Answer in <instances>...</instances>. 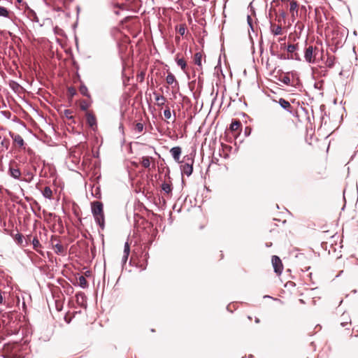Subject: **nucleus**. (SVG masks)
<instances>
[{
    "instance_id": "2f4dec72",
    "label": "nucleus",
    "mask_w": 358,
    "mask_h": 358,
    "mask_svg": "<svg viewBox=\"0 0 358 358\" xmlns=\"http://www.w3.org/2000/svg\"><path fill=\"white\" fill-rule=\"evenodd\" d=\"M143 127H144V126H143V124L142 123L138 122L136 124L135 129L138 133H141L143 130Z\"/></svg>"
},
{
    "instance_id": "9b49d317",
    "label": "nucleus",
    "mask_w": 358,
    "mask_h": 358,
    "mask_svg": "<svg viewBox=\"0 0 358 358\" xmlns=\"http://www.w3.org/2000/svg\"><path fill=\"white\" fill-rule=\"evenodd\" d=\"M271 31L275 36L281 35L282 34V27L281 25H278L275 24H271Z\"/></svg>"
},
{
    "instance_id": "4468645a",
    "label": "nucleus",
    "mask_w": 358,
    "mask_h": 358,
    "mask_svg": "<svg viewBox=\"0 0 358 358\" xmlns=\"http://www.w3.org/2000/svg\"><path fill=\"white\" fill-rule=\"evenodd\" d=\"M0 146L6 150H8L10 146V140L6 137L0 136Z\"/></svg>"
},
{
    "instance_id": "f8f14e48",
    "label": "nucleus",
    "mask_w": 358,
    "mask_h": 358,
    "mask_svg": "<svg viewBox=\"0 0 358 358\" xmlns=\"http://www.w3.org/2000/svg\"><path fill=\"white\" fill-rule=\"evenodd\" d=\"M287 1H289V11H290V13H292V15L294 16V13H296V14L297 15L298 14V10H297L298 3H297L296 1H295V0H287Z\"/></svg>"
},
{
    "instance_id": "393cba45",
    "label": "nucleus",
    "mask_w": 358,
    "mask_h": 358,
    "mask_svg": "<svg viewBox=\"0 0 358 358\" xmlns=\"http://www.w3.org/2000/svg\"><path fill=\"white\" fill-rule=\"evenodd\" d=\"M335 64V57L334 56L329 57L326 62V65L329 68L334 67Z\"/></svg>"
},
{
    "instance_id": "f03ea898",
    "label": "nucleus",
    "mask_w": 358,
    "mask_h": 358,
    "mask_svg": "<svg viewBox=\"0 0 358 358\" xmlns=\"http://www.w3.org/2000/svg\"><path fill=\"white\" fill-rule=\"evenodd\" d=\"M271 262L274 272L278 275L281 274L283 268L281 259L278 256L273 255Z\"/></svg>"
},
{
    "instance_id": "7ed1b4c3",
    "label": "nucleus",
    "mask_w": 358,
    "mask_h": 358,
    "mask_svg": "<svg viewBox=\"0 0 358 358\" xmlns=\"http://www.w3.org/2000/svg\"><path fill=\"white\" fill-rule=\"evenodd\" d=\"M304 58L308 63H314L315 57L313 56V47L310 45L307 47L304 52Z\"/></svg>"
},
{
    "instance_id": "6ab92c4d",
    "label": "nucleus",
    "mask_w": 358,
    "mask_h": 358,
    "mask_svg": "<svg viewBox=\"0 0 358 358\" xmlns=\"http://www.w3.org/2000/svg\"><path fill=\"white\" fill-rule=\"evenodd\" d=\"M241 127V123L238 120H234L230 124V130L232 131L238 130Z\"/></svg>"
},
{
    "instance_id": "e433bc0d",
    "label": "nucleus",
    "mask_w": 358,
    "mask_h": 358,
    "mask_svg": "<svg viewBox=\"0 0 358 358\" xmlns=\"http://www.w3.org/2000/svg\"><path fill=\"white\" fill-rule=\"evenodd\" d=\"M282 81L283 83H285L286 85L290 84V78L288 76H284L282 79Z\"/></svg>"
},
{
    "instance_id": "a19ab883",
    "label": "nucleus",
    "mask_w": 358,
    "mask_h": 358,
    "mask_svg": "<svg viewBox=\"0 0 358 358\" xmlns=\"http://www.w3.org/2000/svg\"><path fill=\"white\" fill-rule=\"evenodd\" d=\"M179 31V33H180V35H182H182H184V34H185V27H180V28L179 29V31Z\"/></svg>"
},
{
    "instance_id": "f257e3e1",
    "label": "nucleus",
    "mask_w": 358,
    "mask_h": 358,
    "mask_svg": "<svg viewBox=\"0 0 358 358\" xmlns=\"http://www.w3.org/2000/svg\"><path fill=\"white\" fill-rule=\"evenodd\" d=\"M92 213L96 222L103 229L104 228L103 206L100 201H95L91 203Z\"/></svg>"
},
{
    "instance_id": "49530a36",
    "label": "nucleus",
    "mask_w": 358,
    "mask_h": 358,
    "mask_svg": "<svg viewBox=\"0 0 358 358\" xmlns=\"http://www.w3.org/2000/svg\"><path fill=\"white\" fill-rule=\"evenodd\" d=\"M280 59H286V57H282V56H280Z\"/></svg>"
},
{
    "instance_id": "a18cd8bd",
    "label": "nucleus",
    "mask_w": 358,
    "mask_h": 358,
    "mask_svg": "<svg viewBox=\"0 0 358 358\" xmlns=\"http://www.w3.org/2000/svg\"><path fill=\"white\" fill-rule=\"evenodd\" d=\"M19 3L22 2V0H16Z\"/></svg>"
},
{
    "instance_id": "9d476101",
    "label": "nucleus",
    "mask_w": 358,
    "mask_h": 358,
    "mask_svg": "<svg viewBox=\"0 0 358 358\" xmlns=\"http://www.w3.org/2000/svg\"><path fill=\"white\" fill-rule=\"evenodd\" d=\"M8 173L10 176L15 179H20L21 176V171L19 169H15L12 166L9 167Z\"/></svg>"
},
{
    "instance_id": "b1692460",
    "label": "nucleus",
    "mask_w": 358,
    "mask_h": 358,
    "mask_svg": "<svg viewBox=\"0 0 358 358\" xmlns=\"http://www.w3.org/2000/svg\"><path fill=\"white\" fill-rule=\"evenodd\" d=\"M141 164L145 168H149L150 166V157H143L141 160Z\"/></svg>"
},
{
    "instance_id": "c85d7f7f",
    "label": "nucleus",
    "mask_w": 358,
    "mask_h": 358,
    "mask_svg": "<svg viewBox=\"0 0 358 358\" xmlns=\"http://www.w3.org/2000/svg\"><path fill=\"white\" fill-rule=\"evenodd\" d=\"M343 321L341 323L342 327H345L349 322H350V320L349 319L348 315L345 314L342 315Z\"/></svg>"
},
{
    "instance_id": "20e7f679",
    "label": "nucleus",
    "mask_w": 358,
    "mask_h": 358,
    "mask_svg": "<svg viewBox=\"0 0 358 358\" xmlns=\"http://www.w3.org/2000/svg\"><path fill=\"white\" fill-rule=\"evenodd\" d=\"M11 236H13L15 243L20 246L24 247L29 244V242L27 240L25 241V244H24V236L20 233H17L16 234H11Z\"/></svg>"
},
{
    "instance_id": "bb28decb",
    "label": "nucleus",
    "mask_w": 358,
    "mask_h": 358,
    "mask_svg": "<svg viewBox=\"0 0 358 358\" xmlns=\"http://www.w3.org/2000/svg\"><path fill=\"white\" fill-rule=\"evenodd\" d=\"M32 245H33V248L37 252L38 251V248H40L41 246L37 237H34L33 238Z\"/></svg>"
},
{
    "instance_id": "6e6552de",
    "label": "nucleus",
    "mask_w": 358,
    "mask_h": 358,
    "mask_svg": "<svg viewBox=\"0 0 358 358\" xmlns=\"http://www.w3.org/2000/svg\"><path fill=\"white\" fill-rule=\"evenodd\" d=\"M278 103H279L280 106L283 109L286 110L287 112H289L290 113H292V107L288 101L285 100V99L281 98L279 99Z\"/></svg>"
},
{
    "instance_id": "5701e85b",
    "label": "nucleus",
    "mask_w": 358,
    "mask_h": 358,
    "mask_svg": "<svg viewBox=\"0 0 358 358\" xmlns=\"http://www.w3.org/2000/svg\"><path fill=\"white\" fill-rule=\"evenodd\" d=\"M201 58H202L201 53L196 52L194 55V61L195 64H196L198 66H201Z\"/></svg>"
},
{
    "instance_id": "72a5a7b5",
    "label": "nucleus",
    "mask_w": 358,
    "mask_h": 358,
    "mask_svg": "<svg viewBox=\"0 0 358 358\" xmlns=\"http://www.w3.org/2000/svg\"><path fill=\"white\" fill-rule=\"evenodd\" d=\"M164 115L165 118H166V119H170L171 118V112L169 108H167V109L164 110Z\"/></svg>"
},
{
    "instance_id": "a878e982",
    "label": "nucleus",
    "mask_w": 358,
    "mask_h": 358,
    "mask_svg": "<svg viewBox=\"0 0 358 358\" xmlns=\"http://www.w3.org/2000/svg\"><path fill=\"white\" fill-rule=\"evenodd\" d=\"M0 16L3 17H9V10L3 6H0Z\"/></svg>"
},
{
    "instance_id": "473e14b6",
    "label": "nucleus",
    "mask_w": 358,
    "mask_h": 358,
    "mask_svg": "<svg viewBox=\"0 0 358 358\" xmlns=\"http://www.w3.org/2000/svg\"><path fill=\"white\" fill-rule=\"evenodd\" d=\"M287 58L288 59L290 58V59H295V60H301L300 55L297 52H294V53L292 54V55L290 57H288Z\"/></svg>"
},
{
    "instance_id": "0eeeda50",
    "label": "nucleus",
    "mask_w": 358,
    "mask_h": 358,
    "mask_svg": "<svg viewBox=\"0 0 358 358\" xmlns=\"http://www.w3.org/2000/svg\"><path fill=\"white\" fill-rule=\"evenodd\" d=\"M170 152L176 162H179L181 155V148L178 146L173 147L171 149Z\"/></svg>"
},
{
    "instance_id": "dca6fc26",
    "label": "nucleus",
    "mask_w": 358,
    "mask_h": 358,
    "mask_svg": "<svg viewBox=\"0 0 358 358\" xmlns=\"http://www.w3.org/2000/svg\"><path fill=\"white\" fill-rule=\"evenodd\" d=\"M42 194L45 198L51 199L52 196V191L51 190L50 187L46 186L43 190Z\"/></svg>"
},
{
    "instance_id": "79ce46f5",
    "label": "nucleus",
    "mask_w": 358,
    "mask_h": 358,
    "mask_svg": "<svg viewBox=\"0 0 358 358\" xmlns=\"http://www.w3.org/2000/svg\"><path fill=\"white\" fill-rule=\"evenodd\" d=\"M3 302V297L2 296L1 292L0 291V304H2Z\"/></svg>"
},
{
    "instance_id": "1a4fd4ad",
    "label": "nucleus",
    "mask_w": 358,
    "mask_h": 358,
    "mask_svg": "<svg viewBox=\"0 0 358 358\" xmlns=\"http://www.w3.org/2000/svg\"><path fill=\"white\" fill-rule=\"evenodd\" d=\"M166 81L169 85L174 84V86H173V87H178V86H179V84H178V81L176 80L175 76L171 73H168V75L166 78Z\"/></svg>"
},
{
    "instance_id": "f3484780",
    "label": "nucleus",
    "mask_w": 358,
    "mask_h": 358,
    "mask_svg": "<svg viewBox=\"0 0 358 358\" xmlns=\"http://www.w3.org/2000/svg\"><path fill=\"white\" fill-rule=\"evenodd\" d=\"M154 95L155 96V100L157 102L158 106H162L164 104L166 99L163 95L157 94L154 92Z\"/></svg>"
},
{
    "instance_id": "ddd939ff",
    "label": "nucleus",
    "mask_w": 358,
    "mask_h": 358,
    "mask_svg": "<svg viewBox=\"0 0 358 358\" xmlns=\"http://www.w3.org/2000/svg\"><path fill=\"white\" fill-rule=\"evenodd\" d=\"M87 122L89 124L90 127H92L93 126L96 125V117L94 115L91 113H87Z\"/></svg>"
},
{
    "instance_id": "c9c22d12",
    "label": "nucleus",
    "mask_w": 358,
    "mask_h": 358,
    "mask_svg": "<svg viewBox=\"0 0 358 358\" xmlns=\"http://www.w3.org/2000/svg\"><path fill=\"white\" fill-rule=\"evenodd\" d=\"M1 113L4 116L6 117V118L8 119H10V116H11V113L8 110H3V111H1Z\"/></svg>"
},
{
    "instance_id": "39448f33",
    "label": "nucleus",
    "mask_w": 358,
    "mask_h": 358,
    "mask_svg": "<svg viewBox=\"0 0 358 358\" xmlns=\"http://www.w3.org/2000/svg\"><path fill=\"white\" fill-rule=\"evenodd\" d=\"M181 170H182V173L183 174H185L187 176H189L192 173V171H193L192 162L185 163V164L182 165Z\"/></svg>"
},
{
    "instance_id": "a211bd4d",
    "label": "nucleus",
    "mask_w": 358,
    "mask_h": 358,
    "mask_svg": "<svg viewBox=\"0 0 358 358\" xmlns=\"http://www.w3.org/2000/svg\"><path fill=\"white\" fill-rule=\"evenodd\" d=\"M55 252L57 255H63L64 253V248L60 243H57L54 245Z\"/></svg>"
},
{
    "instance_id": "c03bdc74",
    "label": "nucleus",
    "mask_w": 358,
    "mask_h": 358,
    "mask_svg": "<svg viewBox=\"0 0 358 358\" xmlns=\"http://www.w3.org/2000/svg\"><path fill=\"white\" fill-rule=\"evenodd\" d=\"M260 322L259 318H255V322L259 323Z\"/></svg>"
},
{
    "instance_id": "58836bf2",
    "label": "nucleus",
    "mask_w": 358,
    "mask_h": 358,
    "mask_svg": "<svg viewBox=\"0 0 358 358\" xmlns=\"http://www.w3.org/2000/svg\"><path fill=\"white\" fill-rule=\"evenodd\" d=\"M128 257L127 255H124L122 256V266L126 264L127 259H128Z\"/></svg>"
},
{
    "instance_id": "4c0bfd02",
    "label": "nucleus",
    "mask_w": 358,
    "mask_h": 358,
    "mask_svg": "<svg viewBox=\"0 0 358 358\" xmlns=\"http://www.w3.org/2000/svg\"><path fill=\"white\" fill-rule=\"evenodd\" d=\"M247 20H248V25L250 26L251 29L253 30V27H252V18L250 15H248Z\"/></svg>"
},
{
    "instance_id": "cd10ccee",
    "label": "nucleus",
    "mask_w": 358,
    "mask_h": 358,
    "mask_svg": "<svg viewBox=\"0 0 358 358\" xmlns=\"http://www.w3.org/2000/svg\"><path fill=\"white\" fill-rule=\"evenodd\" d=\"M80 94H82L83 96H87V97H90V94L88 93V90H87V87L83 85L80 87Z\"/></svg>"
},
{
    "instance_id": "ea45409f",
    "label": "nucleus",
    "mask_w": 358,
    "mask_h": 358,
    "mask_svg": "<svg viewBox=\"0 0 358 358\" xmlns=\"http://www.w3.org/2000/svg\"><path fill=\"white\" fill-rule=\"evenodd\" d=\"M87 108H88V106L85 103H82L80 105V108L82 110H86L87 109Z\"/></svg>"
},
{
    "instance_id": "37998d69",
    "label": "nucleus",
    "mask_w": 358,
    "mask_h": 358,
    "mask_svg": "<svg viewBox=\"0 0 358 358\" xmlns=\"http://www.w3.org/2000/svg\"><path fill=\"white\" fill-rule=\"evenodd\" d=\"M35 20L36 22L38 21V17H37L36 13H34V20Z\"/></svg>"
},
{
    "instance_id": "2eb2a0df",
    "label": "nucleus",
    "mask_w": 358,
    "mask_h": 358,
    "mask_svg": "<svg viewBox=\"0 0 358 358\" xmlns=\"http://www.w3.org/2000/svg\"><path fill=\"white\" fill-rule=\"evenodd\" d=\"M162 190L166 193V194H170L172 192V185H171V182H164L162 184Z\"/></svg>"
},
{
    "instance_id": "f704fd0d",
    "label": "nucleus",
    "mask_w": 358,
    "mask_h": 358,
    "mask_svg": "<svg viewBox=\"0 0 358 358\" xmlns=\"http://www.w3.org/2000/svg\"><path fill=\"white\" fill-rule=\"evenodd\" d=\"M68 93L71 96H73L76 94V90L74 87H70L68 88Z\"/></svg>"
},
{
    "instance_id": "c756f323",
    "label": "nucleus",
    "mask_w": 358,
    "mask_h": 358,
    "mask_svg": "<svg viewBox=\"0 0 358 358\" xmlns=\"http://www.w3.org/2000/svg\"><path fill=\"white\" fill-rule=\"evenodd\" d=\"M129 252H130V247H129V245L128 242H126L124 243V246L123 255L129 256Z\"/></svg>"
},
{
    "instance_id": "4be33fe9",
    "label": "nucleus",
    "mask_w": 358,
    "mask_h": 358,
    "mask_svg": "<svg viewBox=\"0 0 358 358\" xmlns=\"http://www.w3.org/2000/svg\"><path fill=\"white\" fill-rule=\"evenodd\" d=\"M176 61L177 64L178 66H180L183 71H185V68H186V62L183 59L178 58V54L177 55Z\"/></svg>"
},
{
    "instance_id": "de8ad7c7",
    "label": "nucleus",
    "mask_w": 358,
    "mask_h": 358,
    "mask_svg": "<svg viewBox=\"0 0 358 358\" xmlns=\"http://www.w3.org/2000/svg\"><path fill=\"white\" fill-rule=\"evenodd\" d=\"M284 39H285V38H280V40H279V41H283V40H284Z\"/></svg>"
},
{
    "instance_id": "423d86ee",
    "label": "nucleus",
    "mask_w": 358,
    "mask_h": 358,
    "mask_svg": "<svg viewBox=\"0 0 358 358\" xmlns=\"http://www.w3.org/2000/svg\"><path fill=\"white\" fill-rule=\"evenodd\" d=\"M9 135L13 138L14 143L17 144L20 147H22L24 145V141L20 134H14L13 132L9 131Z\"/></svg>"
},
{
    "instance_id": "412c9836",
    "label": "nucleus",
    "mask_w": 358,
    "mask_h": 358,
    "mask_svg": "<svg viewBox=\"0 0 358 358\" xmlns=\"http://www.w3.org/2000/svg\"><path fill=\"white\" fill-rule=\"evenodd\" d=\"M299 49V44H289L287 47V51L289 53L293 54L295 52L296 50Z\"/></svg>"
},
{
    "instance_id": "aec40b11",
    "label": "nucleus",
    "mask_w": 358,
    "mask_h": 358,
    "mask_svg": "<svg viewBox=\"0 0 358 358\" xmlns=\"http://www.w3.org/2000/svg\"><path fill=\"white\" fill-rule=\"evenodd\" d=\"M79 286L82 288H86L87 287V282L86 278L83 275H80L78 279Z\"/></svg>"
},
{
    "instance_id": "7c9ffc66",
    "label": "nucleus",
    "mask_w": 358,
    "mask_h": 358,
    "mask_svg": "<svg viewBox=\"0 0 358 358\" xmlns=\"http://www.w3.org/2000/svg\"><path fill=\"white\" fill-rule=\"evenodd\" d=\"M64 113L66 118H68L69 120L73 119V115H72L73 111L72 110L66 109L64 110Z\"/></svg>"
}]
</instances>
